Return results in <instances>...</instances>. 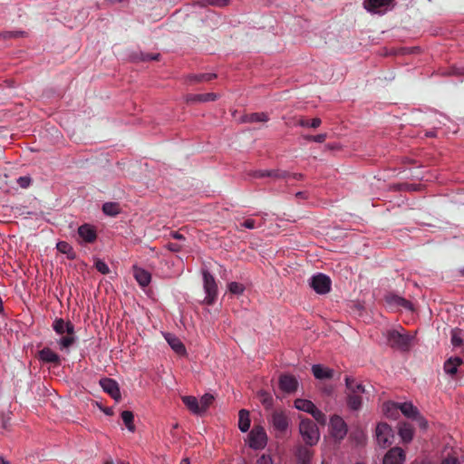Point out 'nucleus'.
<instances>
[{
	"mask_svg": "<svg viewBox=\"0 0 464 464\" xmlns=\"http://www.w3.org/2000/svg\"><path fill=\"white\" fill-rule=\"evenodd\" d=\"M399 435L405 443H409L413 439L412 426L408 422L399 423Z\"/></svg>",
	"mask_w": 464,
	"mask_h": 464,
	"instance_id": "nucleus-20",
	"label": "nucleus"
},
{
	"mask_svg": "<svg viewBox=\"0 0 464 464\" xmlns=\"http://www.w3.org/2000/svg\"><path fill=\"white\" fill-rule=\"evenodd\" d=\"M104 412H105L106 414H108V415L112 414V411H111V409H106V410L104 411Z\"/></svg>",
	"mask_w": 464,
	"mask_h": 464,
	"instance_id": "nucleus-56",
	"label": "nucleus"
},
{
	"mask_svg": "<svg viewBox=\"0 0 464 464\" xmlns=\"http://www.w3.org/2000/svg\"><path fill=\"white\" fill-rule=\"evenodd\" d=\"M354 464H365V463H363V462H356Z\"/></svg>",
	"mask_w": 464,
	"mask_h": 464,
	"instance_id": "nucleus-60",
	"label": "nucleus"
},
{
	"mask_svg": "<svg viewBox=\"0 0 464 464\" xmlns=\"http://www.w3.org/2000/svg\"><path fill=\"white\" fill-rule=\"evenodd\" d=\"M441 464H460V463L456 457L448 456L441 461Z\"/></svg>",
	"mask_w": 464,
	"mask_h": 464,
	"instance_id": "nucleus-50",
	"label": "nucleus"
},
{
	"mask_svg": "<svg viewBox=\"0 0 464 464\" xmlns=\"http://www.w3.org/2000/svg\"><path fill=\"white\" fill-rule=\"evenodd\" d=\"M166 247L171 251V252H179L182 249V246L180 244H178V243H172V242H169L167 245H166Z\"/></svg>",
	"mask_w": 464,
	"mask_h": 464,
	"instance_id": "nucleus-49",
	"label": "nucleus"
},
{
	"mask_svg": "<svg viewBox=\"0 0 464 464\" xmlns=\"http://www.w3.org/2000/svg\"><path fill=\"white\" fill-rule=\"evenodd\" d=\"M398 407L402 414L407 418L413 419L419 413L418 409L410 402L400 403L398 404Z\"/></svg>",
	"mask_w": 464,
	"mask_h": 464,
	"instance_id": "nucleus-29",
	"label": "nucleus"
},
{
	"mask_svg": "<svg viewBox=\"0 0 464 464\" xmlns=\"http://www.w3.org/2000/svg\"><path fill=\"white\" fill-rule=\"evenodd\" d=\"M412 420H416V422L421 429H426L428 426L427 420L420 414V412Z\"/></svg>",
	"mask_w": 464,
	"mask_h": 464,
	"instance_id": "nucleus-46",
	"label": "nucleus"
},
{
	"mask_svg": "<svg viewBox=\"0 0 464 464\" xmlns=\"http://www.w3.org/2000/svg\"><path fill=\"white\" fill-rule=\"evenodd\" d=\"M106 464H112L111 462H106Z\"/></svg>",
	"mask_w": 464,
	"mask_h": 464,
	"instance_id": "nucleus-63",
	"label": "nucleus"
},
{
	"mask_svg": "<svg viewBox=\"0 0 464 464\" xmlns=\"http://www.w3.org/2000/svg\"><path fill=\"white\" fill-rule=\"evenodd\" d=\"M25 34L24 31H3L0 36L4 39L23 37Z\"/></svg>",
	"mask_w": 464,
	"mask_h": 464,
	"instance_id": "nucleus-40",
	"label": "nucleus"
},
{
	"mask_svg": "<svg viewBox=\"0 0 464 464\" xmlns=\"http://www.w3.org/2000/svg\"><path fill=\"white\" fill-rule=\"evenodd\" d=\"M192 78H193V80H195L196 82H210L216 78V74L215 73H200V74L194 75Z\"/></svg>",
	"mask_w": 464,
	"mask_h": 464,
	"instance_id": "nucleus-42",
	"label": "nucleus"
},
{
	"mask_svg": "<svg viewBox=\"0 0 464 464\" xmlns=\"http://www.w3.org/2000/svg\"><path fill=\"white\" fill-rule=\"evenodd\" d=\"M218 95L214 92L201 93V94H190L187 97V101L190 102H206L216 101Z\"/></svg>",
	"mask_w": 464,
	"mask_h": 464,
	"instance_id": "nucleus-25",
	"label": "nucleus"
},
{
	"mask_svg": "<svg viewBox=\"0 0 464 464\" xmlns=\"http://www.w3.org/2000/svg\"><path fill=\"white\" fill-rule=\"evenodd\" d=\"M165 339L171 347V349L179 355L186 354V348L183 343L175 335L168 334L165 335Z\"/></svg>",
	"mask_w": 464,
	"mask_h": 464,
	"instance_id": "nucleus-18",
	"label": "nucleus"
},
{
	"mask_svg": "<svg viewBox=\"0 0 464 464\" xmlns=\"http://www.w3.org/2000/svg\"><path fill=\"white\" fill-rule=\"evenodd\" d=\"M296 195L299 196V197H302V193L301 192H298Z\"/></svg>",
	"mask_w": 464,
	"mask_h": 464,
	"instance_id": "nucleus-58",
	"label": "nucleus"
},
{
	"mask_svg": "<svg viewBox=\"0 0 464 464\" xmlns=\"http://www.w3.org/2000/svg\"><path fill=\"white\" fill-rule=\"evenodd\" d=\"M297 460L302 464L310 463L313 458V451L306 446H298L295 451Z\"/></svg>",
	"mask_w": 464,
	"mask_h": 464,
	"instance_id": "nucleus-19",
	"label": "nucleus"
},
{
	"mask_svg": "<svg viewBox=\"0 0 464 464\" xmlns=\"http://www.w3.org/2000/svg\"><path fill=\"white\" fill-rule=\"evenodd\" d=\"M257 398L266 409H270L273 406V397L268 392L264 390L259 391L257 392Z\"/></svg>",
	"mask_w": 464,
	"mask_h": 464,
	"instance_id": "nucleus-33",
	"label": "nucleus"
},
{
	"mask_svg": "<svg viewBox=\"0 0 464 464\" xmlns=\"http://www.w3.org/2000/svg\"><path fill=\"white\" fill-rule=\"evenodd\" d=\"M346 386V402L348 407L353 411H358L362 407V395L365 392L364 386L361 383H357L354 378L346 376L345 379Z\"/></svg>",
	"mask_w": 464,
	"mask_h": 464,
	"instance_id": "nucleus-2",
	"label": "nucleus"
},
{
	"mask_svg": "<svg viewBox=\"0 0 464 464\" xmlns=\"http://www.w3.org/2000/svg\"><path fill=\"white\" fill-rule=\"evenodd\" d=\"M250 427L249 411L246 410L239 411L238 428L242 432H246Z\"/></svg>",
	"mask_w": 464,
	"mask_h": 464,
	"instance_id": "nucleus-28",
	"label": "nucleus"
},
{
	"mask_svg": "<svg viewBox=\"0 0 464 464\" xmlns=\"http://www.w3.org/2000/svg\"><path fill=\"white\" fill-rule=\"evenodd\" d=\"M384 301L390 309H398L401 307L409 311L413 310V305L410 301L392 293L387 294L384 296Z\"/></svg>",
	"mask_w": 464,
	"mask_h": 464,
	"instance_id": "nucleus-10",
	"label": "nucleus"
},
{
	"mask_svg": "<svg viewBox=\"0 0 464 464\" xmlns=\"http://www.w3.org/2000/svg\"><path fill=\"white\" fill-rule=\"evenodd\" d=\"M298 382L291 374H282L279 377V388L285 393H292L297 390Z\"/></svg>",
	"mask_w": 464,
	"mask_h": 464,
	"instance_id": "nucleus-14",
	"label": "nucleus"
},
{
	"mask_svg": "<svg viewBox=\"0 0 464 464\" xmlns=\"http://www.w3.org/2000/svg\"><path fill=\"white\" fill-rule=\"evenodd\" d=\"M78 235L86 243H92L97 237L96 230L89 224L80 226L78 228Z\"/></svg>",
	"mask_w": 464,
	"mask_h": 464,
	"instance_id": "nucleus-17",
	"label": "nucleus"
},
{
	"mask_svg": "<svg viewBox=\"0 0 464 464\" xmlns=\"http://www.w3.org/2000/svg\"><path fill=\"white\" fill-rule=\"evenodd\" d=\"M394 0H365L364 8L372 13L382 14L392 4Z\"/></svg>",
	"mask_w": 464,
	"mask_h": 464,
	"instance_id": "nucleus-13",
	"label": "nucleus"
},
{
	"mask_svg": "<svg viewBox=\"0 0 464 464\" xmlns=\"http://www.w3.org/2000/svg\"><path fill=\"white\" fill-rule=\"evenodd\" d=\"M0 464H8L4 459L0 458Z\"/></svg>",
	"mask_w": 464,
	"mask_h": 464,
	"instance_id": "nucleus-57",
	"label": "nucleus"
},
{
	"mask_svg": "<svg viewBox=\"0 0 464 464\" xmlns=\"http://www.w3.org/2000/svg\"><path fill=\"white\" fill-rule=\"evenodd\" d=\"M456 73L459 75H464V68L458 69Z\"/></svg>",
	"mask_w": 464,
	"mask_h": 464,
	"instance_id": "nucleus-54",
	"label": "nucleus"
},
{
	"mask_svg": "<svg viewBox=\"0 0 464 464\" xmlns=\"http://www.w3.org/2000/svg\"><path fill=\"white\" fill-rule=\"evenodd\" d=\"M56 247L61 253L66 254L70 258H73L72 247L67 242L60 241L57 243Z\"/></svg>",
	"mask_w": 464,
	"mask_h": 464,
	"instance_id": "nucleus-37",
	"label": "nucleus"
},
{
	"mask_svg": "<svg viewBox=\"0 0 464 464\" xmlns=\"http://www.w3.org/2000/svg\"><path fill=\"white\" fill-rule=\"evenodd\" d=\"M102 211L108 216L115 217L121 212L120 205L115 202H106L102 206Z\"/></svg>",
	"mask_w": 464,
	"mask_h": 464,
	"instance_id": "nucleus-31",
	"label": "nucleus"
},
{
	"mask_svg": "<svg viewBox=\"0 0 464 464\" xmlns=\"http://www.w3.org/2000/svg\"><path fill=\"white\" fill-rule=\"evenodd\" d=\"M375 435L377 443L382 448H386L392 443L393 431L387 423H379L376 427Z\"/></svg>",
	"mask_w": 464,
	"mask_h": 464,
	"instance_id": "nucleus-6",
	"label": "nucleus"
},
{
	"mask_svg": "<svg viewBox=\"0 0 464 464\" xmlns=\"http://www.w3.org/2000/svg\"><path fill=\"white\" fill-rule=\"evenodd\" d=\"M322 464H328V463H326L325 461H323Z\"/></svg>",
	"mask_w": 464,
	"mask_h": 464,
	"instance_id": "nucleus-62",
	"label": "nucleus"
},
{
	"mask_svg": "<svg viewBox=\"0 0 464 464\" xmlns=\"http://www.w3.org/2000/svg\"><path fill=\"white\" fill-rule=\"evenodd\" d=\"M289 174L285 171H280V170H256L253 173L254 178H265V177H271L275 179H285Z\"/></svg>",
	"mask_w": 464,
	"mask_h": 464,
	"instance_id": "nucleus-24",
	"label": "nucleus"
},
{
	"mask_svg": "<svg viewBox=\"0 0 464 464\" xmlns=\"http://www.w3.org/2000/svg\"><path fill=\"white\" fill-rule=\"evenodd\" d=\"M95 268L102 275H107L110 273V268L107 264L102 260H96Z\"/></svg>",
	"mask_w": 464,
	"mask_h": 464,
	"instance_id": "nucleus-44",
	"label": "nucleus"
},
{
	"mask_svg": "<svg viewBox=\"0 0 464 464\" xmlns=\"http://www.w3.org/2000/svg\"><path fill=\"white\" fill-rule=\"evenodd\" d=\"M10 426V418H3L1 420V427L7 429Z\"/></svg>",
	"mask_w": 464,
	"mask_h": 464,
	"instance_id": "nucleus-53",
	"label": "nucleus"
},
{
	"mask_svg": "<svg viewBox=\"0 0 464 464\" xmlns=\"http://www.w3.org/2000/svg\"><path fill=\"white\" fill-rule=\"evenodd\" d=\"M121 419L126 425L127 429L133 432L135 430V426L133 423L134 415L130 411H123L121 412Z\"/></svg>",
	"mask_w": 464,
	"mask_h": 464,
	"instance_id": "nucleus-34",
	"label": "nucleus"
},
{
	"mask_svg": "<svg viewBox=\"0 0 464 464\" xmlns=\"http://www.w3.org/2000/svg\"><path fill=\"white\" fill-rule=\"evenodd\" d=\"M266 433L263 427L255 426L249 433V446L255 450L264 449L266 445Z\"/></svg>",
	"mask_w": 464,
	"mask_h": 464,
	"instance_id": "nucleus-8",
	"label": "nucleus"
},
{
	"mask_svg": "<svg viewBox=\"0 0 464 464\" xmlns=\"http://www.w3.org/2000/svg\"><path fill=\"white\" fill-rule=\"evenodd\" d=\"M53 329L61 338L57 341L60 350H68L76 342L74 325L70 321L56 318L53 323Z\"/></svg>",
	"mask_w": 464,
	"mask_h": 464,
	"instance_id": "nucleus-1",
	"label": "nucleus"
},
{
	"mask_svg": "<svg viewBox=\"0 0 464 464\" xmlns=\"http://www.w3.org/2000/svg\"><path fill=\"white\" fill-rule=\"evenodd\" d=\"M101 386L103 391L111 395V398L118 401L121 399L120 388L116 381L104 378L100 381Z\"/></svg>",
	"mask_w": 464,
	"mask_h": 464,
	"instance_id": "nucleus-15",
	"label": "nucleus"
},
{
	"mask_svg": "<svg viewBox=\"0 0 464 464\" xmlns=\"http://www.w3.org/2000/svg\"><path fill=\"white\" fill-rule=\"evenodd\" d=\"M268 119V115L265 112H254L246 114L242 121L244 122H266Z\"/></svg>",
	"mask_w": 464,
	"mask_h": 464,
	"instance_id": "nucleus-30",
	"label": "nucleus"
},
{
	"mask_svg": "<svg viewBox=\"0 0 464 464\" xmlns=\"http://www.w3.org/2000/svg\"><path fill=\"white\" fill-rule=\"evenodd\" d=\"M451 343L454 347H459L462 344L461 330L454 328L451 330Z\"/></svg>",
	"mask_w": 464,
	"mask_h": 464,
	"instance_id": "nucleus-38",
	"label": "nucleus"
},
{
	"mask_svg": "<svg viewBox=\"0 0 464 464\" xmlns=\"http://www.w3.org/2000/svg\"><path fill=\"white\" fill-rule=\"evenodd\" d=\"M214 400V396L209 393H206L200 398V401H198L200 415L204 414L207 411V410L213 403Z\"/></svg>",
	"mask_w": 464,
	"mask_h": 464,
	"instance_id": "nucleus-32",
	"label": "nucleus"
},
{
	"mask_svg": "<svg viewBox=\"0 0 464 464\" xmlns=\"http://www.w3.org/2000/svg\"><path fill=\"white\" fill-rule=\"evenodd\" d=\"M462 363V360L459 357L450 358L444 363V371L450 375L457 373L458 366Z\"/></svg>",
	"mask_w": 464,
	"mask_h": 464,
	"instance_id": "nucleus-26",
	"label": "nucleus"
},
{
	"mask_svg": "<svg viewBox=\"0 0 464 464\" xmlns=\"http://www.w3.org/2000/svg\"><path fill=\"white\" fill-rule=\"evenodd\" d=\"M256 464H273V460L270 456L263 454L257 459Z\"/></svg>",
	"mask_w": 464,
	"mask_h": 464,
	"instance_id": "nucleus-47",
	"label": "nucleus"
},
{
	"mask_svg": "<svg viewBox=\"0 0 464 464\" xmlns=\"http://www.w3.org/2000/svg\"><path fill=\"white\" fill-rule=\"evenodd\" d=\"M310 286L320 295L328 293L331 289V279L329 276L319 273L312 276Z\"/></svg>",
	"mask_w": 464,
	"mask_h": 464,
	"instance_id": "nucleus-9",
	"label": "nucleus"
},
{
	"mask_svg": "<svg viewBox=\"0 0 464 464\" xmlns=\"http://www.w3.org/2000/svg\"><path fill=\"white\" fill-rule=\"evenodd\" d=\"M312 372L316 379H332L334 376V371L328 368H324L320 364H314L312 367Z\"/></svg>",
	"mask_w": 464,
	"mask_h": 464,
	"instance_id": "nucleus-22",
	"label": "nucleus"
},
{
	"mask_svg": "<svg viewBox=\"0 0 464 464\" xmlns=\"http://www.w3.org/2000/svg\"><path fill=\"white\" fill-rule=\"evenodd\" d=\"M296 195L299 196V197H302V193L301 192H298Z\"/></svg>",
	"mask_w": 464,
	"mask_h": 464,
	"instance_id": "nucleus-59",
	"label": "nucleus"
},
{
	"mask_svg": "<svg viewBox=\"0 0 464 464\" xmlns=\"http://www.w3.org/2000/svg\"><path fill=\"white\" fill-rule=\"evenodd\" d=\"M170 235L174 239L185 240V237L182 234L179 233L178 231H174Z\"/></svg>",
	"mask_w": 464,
	"mask_h": 464,
	"instance_id": "nucleus-52",
	"label": "nucleus"
},
{
	"mask_svg": "<svg viewBox=\"0 0 464 464\" xmlns=\"http://www.w3.org/2000/svg\"><path fill=\"white\" fill-rule=\"evenodd\" d=\"M160 57V53H156V54H150V53H147L145 55H143V60L144 61H148V60H158Z\"/></svg>",
	"mask_w": 464,
	"mask_h": 464,
	"instance_id": "nucleus-51",
	"label": "nucleus"
},
{
	"mask_svg": "<svg viewBox=\"0 0 464 464\" xmlns=\"http://www.w3.org/2000/svg\"><path fill=\"white\" fill-rule=\"evenodd\" d=\"M311 415L313 416V418L320 424V425H325L326 424V420H327V418H326V415L322 411H320L319 409L316 408V406L314 407V409L313 410Z\"/></svg>",
	"mask_w": 464,
	"mask_h": 464,
	"instance_id": "nucleus-39",
	"label": "nucleus"
},
{
	"mask_svg": "<svg viewBox=\"0 0 464 464\" xmlns=\"http://www.w3.org/2000/svg\"><path fill=\"white\" fill-rule=\"evenodd\" d=\"M181 400L186 407L196 415H200L199 402L195 396L186 395L182 396Z\"/></svg>",
	"mask_w": 464,
	"mask_h": 464,
	"instance_id": "nucleus-23",
	"label": "nucleus"
},
{
	"mask_svg": "<svg viewBox=\"0 0 464 464\" xmlns=\"http://www.w3.org/2000/svg\"><path fill=\"white\" fill-rule=\"evenodd\" d=\"M461 274L464 276V268L461 270Z\"/></svg>",
	"mask_w": 464,
	"mask_h": 464,
	"instance_id": "nucleus-61",
	"label": "nucleus"
},
{
	"mask_svg": "<svg viewBox=\"0 0 464 464\" xmlns=\"http://www.w3.org/2000/svg\"><path fill=\"white\" fill-rule=\"evenodd\" d=\"M38 359L44 362L53 363L54 366L61 364L60 356L49 347H44L38 352Z\"/></svg>",
	"mask_w": 464,
	"mask_h": 464,
	"instance_id": "nucleus-16",
	"label": "nucleus"
},
{
	"mask_svg": "<svg viewBox=\"0 0 464 464\" xmlns=\"http://www.w3.org/2000/svg\"><path fill=\"white\" fill-rule=\"evenodd\" d=\"M411 335L401 334L397 330H391L387 333V342L393 349L407 351L411 346Z\"/></svg>",
	"mask_w": 464,
	"mask_h": 464,
	"instance_id": "nucleus-4",
	"label": "nucleus"
},
{
	"mask_svg": "<svg viewBox=\"0 0 464 464\" xmlns=\"http://www.w3.org/2000/svg\"><path fill=\"white\" fill-rule=\"evenodd\" d=\"M230 0H201L198 1V5L201 6L213 5L218 7L227 6L229 4Z\"/></svg>",
	"mask_w": 464,
	"mask_h": 464,
	"instance_id": "nucleus-36",
	"label": "nucleus"
},
{
	"mask_svg": "<svg viewBox=\"0 0 464 464\" xmlns=\"http://www.w3.org/2000/svg\"><path fill=\"white\" fill-rule=\"evenodd\" d=\"M228 290L231 294L241 295L244 292L245 287L242 284H239L237 282H231L228 285Z\"/></svg>",
	"mask_w": 464,
	"mask_h": 464,
	"instance_id": "nucleus-41",
	"label": "nucleus"
},
{
	"mask_svg": "<svg viewBox=\"0 0 464 464\" xmlns=\"http://www.w3.org/2000/svg\"><path fill=\"white\" fill-rule=\"evenodd\" d=\"M240 226L242 227L247 228V229H254L256 227V223L254 219L248 218L244 220Z\"/></svg>",
	"mask_w": 464,
	"mask_h": 464,
	"instance_id": "nucleus-48",
	"label": "nucleus"
},
{
	"mask_svg": "<svg viewBox=\"0 0 464 464\" xmlns=\"http://www.w3.org/2000/svg\"><path fill=\"white\" fill-rule=\"evenodd\" d=\"M295 407L302 411H305L309 414L312 413L313 410L314 409L315 405L313 401L305 399H295Z\"/></svg>",
	"mask_w": 464,
	"mask_h": 464,
	"instance_id": "nucleus-27",
	"label": "nucleus"
},
{
	"mask_svg": "<svg viewBox=\"0 0 464 464\" xmlns=\"http://www.w3.org/2000/svg\"><path fill=\"white\" fill-rule=\"evenodd\" d=\"M204 289L207 294L205 302L208 304H212L218 295V285L214 276L208 271L203 272Z\"/></svg>",
	"mask_w": 464,
	"mask_h": 464,
	"instance_id": "nucleus-7",
	"label": "nucleus"
},
{
	"mask_svg": "<svg viewBox=\"0 0 464 464\" xmlns=\"http://www.w3.org/2000/svg\"><path fill=\"white\" fill-rule=\"evenodd\" d=\"M274 429L279 432H285L289 426V419L282 411H275L269 420Z\"/></svg>",
	"mask_w": 464,
	"mask_h": 464,
	"instance_id": "nucleus-12",
	"label": "nucleus"
},
{
	"mask_svg": "<svg viewBox=\"0 0 464 464\" xmlns=\"http://www.w3.org/2000/svg\"><path fill=\"white\" fill-rule=\"evenodd\" d=\"M299 432L303 440L308 446L315 445L320 439V433L316 424L307 418L301 420L299 424Z\"/></svg>",
	"mask_w": 464,
	"mask_h": 464,
	"instance_id": "nucleus-3",
	"label": "nucleus"
},
{
	"mask_svg": "<svg viewBox=\"0 0 464 464\" xmlns=\"http://www.w3.org/2000/svg\"><path fill=\"white\" fill-rule=\"evenodd\" d=\"M134 277L143 287L147 286L151 280V276L147 270L136 266L134 267Z\"/></svg>",
	"mask_w": 464,
	"mask_h": 464,
	"instance_id": "nucleus-21",
	"label": "nucleus"
},
{
	"mask_svg": "<svg viewBox=\"0 0 464 464\" xmlns=\"http://www.w3.org/2000/svg\"><path fill=\"white\" fill-rule=\"evenodd\" d=\"M330 432L335 440L341 441L348 432V427L339 415H333L330 419Z\"/></svg>",
	"mask_w": 464,
	"mask_h": 464,
	"instance_id": "nucleus-5",
	"label": "nucleus"
},
{
	"mask_svg": "<svg viewBox=\"0 0 464 464\" xmlns=\"http://www.w3.org/2000/svg\"><path fill=\"white\" fill-rule=\"evenodd\" d=\"M32 183V179L29 176H23L17 179V184L22 188H27Z\"/></svg>",
	"mask_w": 464,
	"mask_h": 464,
	"instance_id": "nucleus-45",
	"label": "nucleus"
},
{
	"mask_svg": "<svg viewBox=\"0 0 464 464\" xmlns=\"http://www.w3.org/2000/svg\"><path fill=\"white\" fill-rule=\"evenodd\" d=\"M322 123L321 119L319 118H314L312 121H309L304 118H301L297 121L296 125L305 128H313L316 129L318 128Z\"/></svg>",
	"mask_w": 464,
	"mask_h": 464,
	"instance_id": "nucleus-35",
	"label": "nucleus"
},
{
	"mask_svg": "<svg viewBox=\"0 0 464 464\" xmlns=\"http://www.w3.org/2000/svg\"><path fill=\"white\" fill-rule=\"evenodd\" d=\"M326 138H327L326 133H321V134H317V135H307L304 137V139L308 141H314V142H318V143L324 142Z\"/></svg>",
	"mask_w": 464,
	"mask_h": 464,
	"instance_id": "nucleus-43",
	"label": "nucleus"
},
{
	"mask_svg": "<svg viewBox=\"0 0 464 464\" xmlns=\"http://www.w3.org/2000/svg\"><path fill=\"white\" fill-rule=\"evenodd\" d=\"M405 459V451L400 447H393L385 453L382 464H403Z\"/></svg>",
	"mask_w": 464,
	"mask_h": 464,
	"instance_id": "nucleus-11",
	"label": "nucleus"
},
{
	"mask_svg": "<svg viewBox=\"0 0 464 464\" xmlns=\"http://www.w3.org/2000/svg\"><path fill=\"white\" fill-rule=\"evenodd\" d=\"M295 179H302L303 175L302 174H294L293 176Z\"/></svg>",
	"mask_w": 464,
	"mask_h": 464,
	"instance_id": "nucleus-55",
	"label": "nucleus"
}]
</instances>
